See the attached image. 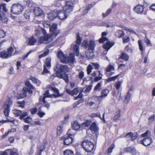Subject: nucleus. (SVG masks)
Instances as JSON below:
<instances>
[{
  "label": "nucleus",
  "mask_w": 155,
  "mask_h": 155,
  "mask_svg": "<svg viewBox=\"0 0 155 155\" xmlns=\"http://www.w3.org/2000/svg\"><path fill=\"white\" fill-rule=\"evenodd\" d=\"M54 70L56 71V75L58 78H61L64 73L69 72V68L67 65L65 64L60 65L57 64L55 66V68Z\"/></svg>",
  "instance_id": "nucleus-1"
},
{
  "label": "nucleus",
  "mask_w": 155,
  "mask_h": 155,
  "mask_svg": "<svg viewBox=\"0 0 155 155\" xmlns=\"http://www.w3.org/2000/svg\"><path fill=\"white\" fill-rule=\"evenodd\" d=\"M12 97H8L2 107L3 109V112L6 117L8 116L11 110L10 107L12 105Z\"/></svg>",
  "instance_id": "nucleus-2"
},
{
  "label": "nucleus",
  "mask_w": 155,
  "mask_h": 155,
  "mask_svg": "<svg viewBox=\"0 0 155 155\" xmlns=\"http://www.w3.org/2000/svg\"><path fill=\"white\" fill-rule=\"evenodd\" d=\"M23 6L18 3H15L12 5L10 9L11 12L15 15L20 14L24 10Z\"/></svg>",
  "instance_id": "nucleus-3"
},
{
  "label": "nucleus",
  "mask_w": 155,
  "mask_h": 155,
  "mask_svg": "<svg viewBox=\"0 0 155 155\" xmlns=\"http://www.w3.org/2000/svg\"><path fill=\"white\" fill-rule=\"evenodd\" d=\"M81 146L87 152H91L94 147V145L91 141L85 140L81 143Z\"/></svg>",
  "instance_id": "nucleus-4"
},
{
  "label": "nucleus",
  "mask_w": 155,
  "mask_h": 155,
  "mask_svg": "<svg viewBox=\"0 0 155 155\" xmlns=\"http://www.w3.org/2000/svg\"><path fill=\"white\" fill-rule=\"evenodd\" d=\"M82 45L86 49L87 48L88 50L91 51H93L94 50L96 45L95 41L91 40L88 41L87 40L84 41Z\"/></svg>",
  "instance_id": "nucleus-5"
},
{
  "label": "nucleus",
  "mask_w": 155,
  "mask_h": 155,
  "mask_svg": "<svg viewBox=\"0 0 155 155\" xmlns=\"http://www.w3.org/2000/svg\"><path fill=\"white\" fill-rule=\"evenodd\" d=\"M76 35V43L77 44L73 46V51L75 55L76 56H78L79 55V45L81 43V38L79 35V33H77Z\"/></svg>",
  "instance_id": "nucleus-6"
},
{
  "label": "nucleus",
  "mask_w": 155,
  "mask_h": 155,
  "mask_svg": "<svg viewBox=\"0 0 155 155\" xmlns=\"http://www.w3.org/2000/svg\"><path fill=\"white\" fill-rule=\"evenodd\" d=\"M51 58H47L44 64L43 70L41 73L42 74L45 75L50 72V71L48 70L51 67Z\"/></svg>",
  "instance_id": "nucleus-7"
},
{
  "label": "nucleus",
  "mask_w": 155,
  "mask_h": 155,
  "mask_svg": "<svg viewBox=\"0 0 155 155\" xmlns=\"http://www.w3.org/2000/svg\"><path fill=\"white\" fill-rule=\"evenodd\" d=\"M60 140L63 141L64 145H68L72 143L74 138L67 135H65L61 137Z\"/></svg>",
  "instance_id": "nucleus-8"
},
{
  "label": "nucleus",
  "mask_w": 155,
  "mask_h": 155,
  "mask_svg": "<svg viewBox=\"0 0 155 155\" xmlns=\"http://www.w3.org/2000/svg\"><path fill=\"white\" fill-rule=\"evenodd\" d=\"M57 25L56 23L53 24L50 28V31L51 34V36L56 37L60 33V31L58 30Z\"/></svg>",
  "instance_id": "nucleus-9"
},
{
  "label": "nucleus",
  "mask_w": 155,
  "mask_h": 155,
  "mask_svg": "<svg viewBox=\"0 0 155 155\" xmlns=\"http://www.w3.org/2000/svg\"><path fill=\"white\" fill-rule=\"evenodd\" d=\"M73 6V3L71 1H66V5L63 8L64 10L66 13H70L72 11Z\"/></svg>",
  "instance_id": "nucleus-10"
},
{
  "label": "nucleus",
  "mask_w": 155,
  "mask_h": 155,
  "mask_svg": "<svg viewBox=\"0 0 155 155\" xmlns=\"http://www.w3.org/2000/svg\"><path fill=\"white\" fill-rule=\"evenodd\" d=\"M51 40V35H47L40 38L39 42L41 43H49Z\"/></svg>",
  "instance_id": "nucleus-11"
},
{
  "label": "nucleus",
  "mask_w": 155,
  "mask_h": 155,
  "mask_svg": "<svg viewBox=\"0 0 155 155\" xmlns=\"http://www.w3.org/2000/svg\"><path fill=\"white\" fill-rule=\"evenodd\" d=\"M91 64H89L87 68V71L88 74H90L92 69H93V66L96 69H98L99 68V65L97 63H91Z\"/></svg>",
  "instance_id": "nucleus-12"
},
{
  "label": "nucleus",
  "mask_w": 155,
  "mask_h": 155,
  "mask_svg": "<svg viewBox=\"0 0 155 155\" xmlns=\"http://www.w3.org/2000/svg\"><path fill=\"white\" fill-rule=\"evenodd\" d=\"M50 89L53 91L54 94H52V97H60L64 95L63 93L60 94L59 93L58 90L55 87H50Z\"/></svg>",
  "instance_id": "nucleus-13"
},
{
  "label": "nucleus",
  "mask_w": 155,
  "mask_h": 155,
  "mask_svg": "<svg viewBox=\"0 0 155 155\" xmlns=\"http://www.w3.org/2000/svg\"><path fill=\"white\" fill-rule=\"evenodd\" d=\"M152 142L153 140L150 137L145 138L140 141L141 144L146 146L150 145Z\"/></svg>",
  "instance_id": "nucleus-14"
},
{
  "label": "nucleus",
  "mask_w": 155,
  "mask_h": 155,
  "mask_svg": "<svg viewBox=\"0 0 155 155\" xmlns=\"http://www.w3.org/2000/svg\"><path fill=\"white\" fill-rule=\"evenodd\" d=\"M58 10H54L49 13L48 17L49 19L52 20L58 17Z\"/></svg>",
  "instance_id": "nucleus-15"
},
{
  "label": "nucleus",
  "mask_w": 155,
  "mask_h": 155,
  "mask_svg": "<svg viewBox=\"0 0 155 155\" xmlns=\"http://www.w3.org/2000/svg\"><path fill=\"white\" fill-rule=\"evenodd\" d=\"M67 13L63 11L58 10V17L61 20H64L67 18Z\"/></svg>",
  "instance_id": "nucleus-16"
},
{
  "label": "nucleus",
  "mask_w": 155,
  "mask_h": 155,
  "mask_svg": "<svg viewBox=\"0 0 155 155\" xmlns=\"http://www.w3.org/2000/svg\"><path fill=\"white\" fill-rule=\"evenodd\" d=\"M22 91V94H21V97L23 98L26 96L28 92L30 94H32V91L31 89L26 87H23Z\"/></svg>",
  "instance_id": "nucleus-17"
},
{
  "label": "nucleus",
  "mask_w": 155,
  "mask_h": 155,
  "mask_svg": "<svg viewBox=\"0 0 155 155\" xmlns=\"http://www.w3.org/2000/svg\"><path fill=\"white\" fill-rule=\"evenodd\" d=\"M134 11L137 13L141 14L143 12V6L140 5H137L134 9Z\"/></svg>",
  "instance_id": "nucleus-18"
},
{
  "label": "nucleus",
  "mask_w": 155,
  "mask_h": 155,
  "mask_svg": "<svg viewBox=\"0 0 155 155\" xmlns=\"http://www.w3.org/2000/svg\"><path fill=\"white\" fill-rule=\"evenodd\" d=\"M8 19L6 17L5 14L0 10V20L2 22L7 23Z\"/></svg>",
  "instance_id": "nucleus-19"
},
{
  "label": "nucleus",
  "mask_w": 155,
  "mask_h": 155,
  "mask_svg": "<svg viewBox=\"0 0 155 155\" xmlns=\"http://www.w3.org/2000/svg\"><path fill=\"white\" fill-rule=\"evenodd\" d=\"M34 14L37 16L41 15L43 14L42 10L40 8L35 7L34 9Z\"/></svg>",
  "instance_id": "nucleus-20"
},
{
  "label": "nucleus",
  "mask_w": 155,
  "mask_h": 155,
  "mask_svg": "<svg viewBox=\"0 0 155 155\" xmlns=\"http://www.w3.org/2000/svg\"><path fill=\"white\" fill-rule=\"evenodd\" d=\"M106 41V43L103 45V48L107 51L114 45V43L110 42L108 40Z\"/></svg>",
  "instance_id": "nucleus-21"
},
{
  "label": "nucleus",
  "mask_w": 155,
  "mask_h": 155,
  "mask_svg": "<svg viewBox=\"0 0 155 155\" xmlns=\"http://www.w3.org/2000/svg\"><path fill=\"white\" fill-rule=\"evenodd\" d=\"M109 92V91L107 89H103L101 91V95L100 97L102 98H105L106 97Z\"/></svg>",
  "instance_id": "nucleus-22"
},
{
  "label": "nucleus",
  "mask_w": 155,
  "mask_h": 155,
  "mask_svg": "<svg viewBox=\"0 0 155 155\" xmlns=\"http://www.w3.org/2000/svg\"><path fill=\"white\" fill-rule=\"evenodd\" d=\"M86 57L89 59H91L94 56V54L93 51H90L89 50L85 52Z\"/></svg>",
  "instance_id": "nucleus-23"
},
{
  "label": "nucleus",
  "mask_w": 155,
  "mask_h": 155,
  "mask_svg": "<svg viewBox=\"0 0 155 155\" xmlns=\"http://www.w3.org/2000/svg\"><path fill=\"white\" fill-rule=\"evenodd\" d=\"M107 35V33L105 32H103L102 33V37L99 39V40L100 43H103L108 40V38H107L104 37V36H106Z\"/></svg>",
  "instance_id": "nucleus-24"
},
{
  "label": "nucleus",
  "mask_w": 155,
  "mask_h": 155,
  "mask_svg": "<svg viewBox=\"0 0 155 155\" xmlns=\"http://www.w3.org/2000/svg\"><path fill=\"white\" fill-rule=\"evenodd\" d=\"M80 126L78 121H75L72 124V127L74 130H77L80 128Z\"/></svg>",
  "instance_id": "nucleus-25"
},
{
  "label": "nucleus",
  "mask_w": 155,
  "mask_h": 155,
  "mask_svg": "<svg viewBox=\"0 0 155 155\" xmlns=\"http://www.w3.org/2000/svg\"><path fill=\"white\" fill-rule=\"evenodd\" d=\"M115 147V145L114 144H112L107 149L106 151L105 154L107 155H111V153L112 152V150Z\"/></svg>",
  "instance_id": "nucleus-26"
},
{
  "label": "nucleus",
  "mask_w": 155,
  "mask_h": 155,
  "mask_svg": "<svg viewBox=\"0 0 155 155\" xmlns=\"http://www.w3.org/2000/svg\"><path fill=\"white\" fill-rule=\"evenodd\" d=\"M120 58L126 61H127L129 60V57L126 52H124L121 54Z\"/></svg>",
  "instance_id": "nucleus-27"
},
{
  "label": "nucleus",
  "mask_w": 155,
  "mask_h": 155,
  "mask_svg": "<svg viewBox=\"0 0 155 155\" xmlns=\"http://www.w3.org/2000/svg\"><path fill=\"white\" fill-rule=\"evenodd\" d=\"M36 41L37 40L33 36H32L29 38L28 44L29 45H34Z\"/></svg>",
  "instance_id": "nucleus-28"
},
{
  "label": "nucleus",
  "mask_w": 155,
  "mask_h": 155,
  "mask_svg": "<svg viewBox=\"0 0 155 155\" xmlns=\"http://www.w3.org/2000/svg\"><path fill=\"white\" fill-rule=\"evenodd\" d=\"M90 129L92 131L96 132L98 130V128L96 124L93 123L91 124L90 127Z\"/></svg>",
  "instance_id": "nucleus-29"
},
{
  "label": "nucleus",
  "mask_w": 155,
  "mask_h": 155,
  "mask_svg": "<svg viewBox=\"0 0 155 155\" xmlns=\"http://www.w3.org/2000/svg\"><path fill=\"white\" fill-rule=\"evenodd\" d=\"M14 48L12 47L9 48L7 49V54L9 58L13 55Z\"/></svg>",
  "instance_id": "nucleus-30"
},
{
  "label": "nucleus",
  "mask_w": 155,
  "mask_h": 155,
  "mask_svg": "<svg viewBox=\"0 0 155 155\" xmlns=\"http://www.w3.org/2000/svg\"><path fill=\"white\" fill-rule=\"evenodd\" d=\"M0 57L3 59L9 58L7 52L5 51H2L0 52Z\"/></svg>",
  "instance_id": "nucleus-31"
},
{
  "label": "nucleus",
  "mask_w": 155,
  "mask_h": 155,
  "mask_svg": "<svg viewBox=\"0 0 155 155\" xmlns=\"http://www.w3.org/2000/svg\"><path fill=\"white\" fill-rule=\"evenodd\" d=\"M60 61L63 63H66L68 62V57H67V55H64L62 57H61L60 59Z\"/></svg>",
  "instance_id": "nucleus-32"
},
{
  "label": "nucleus",
  "mask_w": 155,
  "mask_h": 155,
  "mask_svg": "<svg viewBox=\"0 0 155 155\" xmlns=\"http://www.w3.org/2000/svg\"><path fill=\"white\" fill-rule=\"evenodd\" d=\"M138 44L139 47V49L142 52V54L143 53V52L145 51V48H143V42L141 40H139L138 41Z\"/></svg>",
  "instance_id": "nucleus-33"
},
{
  "label": "nucleus",
  "mask_w": 155,
  "mask_h": 155,
  "mask_svg": "<svg viewBox=\"0 0 155 155\" xmlns=\"http://www.w3.org/2000/svg\"><path fill=\"white\" fill-rule=\"evenodd\" d=\"M102 85V82L101 81L98 83L94 87V91H100L101 89V87Z\"/></svg>",
  "instance_id": "nucleus-34"
},
{
  "label": "nucleus",
  "mask_w": 155,
  "mask_h": 155,
  "mask_svg": "<svg viewBox=\"0 0 155 155\" xmlns=\"http://www.w3.org/2000/svg\"><path fill=\"white\" fill-rule=\"evenodd\" d=\"M135 148L133 147H128L124 149V150L125 152H130L131 153L134 151Z\"/></svg>",
  "instance_id": "nucleus-35"
},
{
  "label": "nucleus",
  "mask_w": 155,
  "mask_h": 155,
  "mask_svg": "<svg viewBox=\"0 0 155 155\" xmlns=\"http://www.w3.org/2000/svg\"><path fill=\"white\" fill-rule=\"evenodd\" d=\"M131 96V94L130 93L129 91H128L126 95V96L124 102L126 103L127 104L130 101V97Z\"/></svg>",
  "instance_id": "nucleus-36"
},
{
  "label": "nucleus",
  "mask_w": 155,
  "mask_h": 155,
  "mask_svg": "<svg viewBox=\"0 0 155 155\" xmlns=\"http://www.w3.org/2000/svg\"><path fill=\"white\" fill-rule=\"evenodd\" d=\"M74 130L69 129L67 132V135L70 137H74L75 134V132H74Z\"/></svg>",
  "instance_id": "nucleus-37"
},
{
  "label": "nucleus",
  "mask_w": 155,
  "mask_h": 155,
  "mask_svg": "<svg viewBox=\"0 0 155 155\" xmlns=\"http://www.w3.org/2000/svg\"><path fill=\"white\" fill-rule=\"evenodd\" d=\"M141 136L142 137H150L151 136V132L148 130L145 133L141 134Z\"/></svg>",
  "instance_id": "nucleus-38"
},
{
  "label": "nucleus",
  "mask_w": 155,
  "mask_h": 155,
  "mask_svg": "<svg viewBox=\"0 0 155 155\" xmlns=\"http://www.w3.org/2000/svg\"><path fill=\"white\" fill-rule=\"evenodd\" d=\"M13 113L16 117L20 116L22 114L21 111L17 110H13Z\"/></svg>",
  "instance_id": "nucleus-39"
},
{
  "label": "nucleus",
  "mask_w": 155,
  "mask_h": 155,
  "mask_svg": "<svg viewBox=\"0 0 155 155\" xmlns=\"http://www.w3.org/2000/svg\"><path fill=\"white\" fill-rule=\"evenodd\" d=\"M114 70V66L111 64L108 65L106 69V71L107 72H110Z\"/></svg>",
  "instance_id": "nucleus-40"
},
{
  "label": "nucleus",
  "mask_w": 155,
  "mask_h": 155,
  "mask_svg": "<svg viewBox=\"0 0 155 155\" xmlns=\"http://www.w3.org/2000/svg\"><path fill=\"white\" fill-rule=\"evenodd\" d=\"M63 131L62 127L60 126H58L57 129V134L58 135L60 136Z\"/></svg>",
  "instance_id": "nucleus-41"
},
{
  "label": "nucleus",
  "mask_w": 155,
  "mask_h": 155,
  "mask_svg": "<svg viewBox=\"0 0 155 155\" xmlns=\"http://www.w3.org/2000/svg\"><path fill=\"white\" fill-rule=\"evenodd\" d=\"M117 33L118 35L120 34V35L117 36L118 38H120L123 37L124 35L125 34L123 31L121 30H118L117 31Z\"/></svg>",
  "instance_id": "nucleus-42"
},
{
  "label": "nucleus",
  "mask_w": 155,
  "mask_h": 155,
  "mask_svg": "<svg viewBox=\"0 0 155 155\" xmlns=\"http://www.w3.org/2000/svg\"><path fill=\"white\" fill-rule=\"evenodd\" d=\"M31 12L29 11H25L24 15V16L26 19H29L30 18Z\"/></svg>",
  "instance_id": "nucleus-43"
},
{
  "label": "nucleus",
  "mask_w": 155,
  "mask_h": 155,
  "mask_svg": "<svg viewBox=\"0 0 155 155\" xmlns=\"http://www.w3.org/2000/svg\"><path fill=\"white\" fill-rule=\"evenodd\" d=\"M118 77V75H117L114 77L109 78L106 80V81L107 82H109L112 81H114Z\"/></svg>",
  "instance_id": "nucleus-44"
},
{
  "label": "nucleus",
  "mask_w": 155,
  "mask_h": 155,
  "mask_svg": "<svg viewBox=\"0 0 155 155\" xmlns=\"http://www.w3.org/2000/svg\"><path fill=\"white\" fill-rule=\"evenodd\" d=\"M25 85L28 87V88H29L31 90V89H34L35 88L30 83L29 81H27L25 83Z\"/></svg>",
  "instance_id": "nucleus-45"
},
{
  "label": "nucleus",
  "mask_w": 155,
  "mask_h": 155,
  "mask_svg": "<svg viewBox=\"0 0 155 155\" xmlns=\"http://www.w3.org/2000/svg\"><path fill=\"white\" fill-rule=\"evenodd\" d=\"M112 11L111 8L108 9L105 13H102L103 16L104 17H106Z\"/></svg>",
  "instance_id": "nucleus-46"
},
{
  "label": "nucleus",
  "mask_w": 155,
  "mask_h": 155,
  "mask_svg": "<svg viewBox=\"0 0 155 155\" xmlns=\"http://www.w3.org/2000/svg\"><path fill=\"white\" fill-rule=\"evenodd\" d=\"M62 78L64 79L66 83H68L69 82L68 76L67 74H65L64 76V75H63V77L62 78Z\"/></svg>",
  "instance_id": "nucleus-47"
},
{
  "label": "nucleus",
  "mask_w": 155,
  "mask_h": 155,
  "mask_svg": "<svg viewBox=\"0 0 155 155\" xmlns=\"http://www.w3.org/2000/svg\"><path fill=\"white\" fill-rule=\"evenodd\" d=\"M48 53L49 50H45L43 54H41L39 56V58H40L42 57H45L46 56L48 55Z\"/></svg>",
  "instance_id": "nucleus-48"
},
{
  "label": "nucleus",
  "mask_w": 155,
  "mask_h": 155,
  "mask_svg": "<svg viewBox=\"0 0 155 155\" xmlns=\"http://www.w3.org/2000/svg\"><path fill=\"white\" fill-rule=\"evenodd\" d=\"M122 84V82L120 81H117L115 83V86L117 90H118L120 87H121Z\"/></svg>",
  "instance_id": "nucleus-49"
},
{
  "label": "nucleus",
  "mask_w": 155,
  "mask_h": 155,
  "mask_svg": "<svg viewBox=\"0 0 155 155\" xmlns=\"http://www.w3.org/2000/svg\"><path fill=\"white\" fill-rule=\"evenodd\" d=\"M64 155H74L73 152L70 150H66L64 152Z\"/></svg>",
  "instance_id": "nucleus-50"
},
{
  "label": "nucleus",
  "mask_w": 155,
  "mask_h": 155,
  "mask_svg": "<svg viewBox=\"0 0 155 155\" xmlns=\"http://www.w3.org/2000/svg\"><path fill=\"white\" fill-rule=\"evenodd\" d=\"M92 7V5L91 4H89L87 6L86 9L83 12V14H85L87 13L88 11Z\"/></svg>",
  "instance_id": "nucleus-51"
},
{
  "label": "nucleus",
  "mask_w": 155,
  "mask_h": 155,
  "mask_svg": "<svg viewBox=\"0 0 155 155\" xmlns=\"http://www.w3.org/2000/svg\"><path fill=\"white\" fill-rule=\"evenodd\" d=\"M1 9L2 8V9L5 12H7L8 11V9L6 7V4L5 3H3L1 4Z\"/></svg>",
  "instance_id": "nucleus-52"
},
{
  "label": "nucleus",
  "mask_w": 155,
  "mask_h": 155,
  "mask_svg": "<svg viewBox=\"0 0 155 155\" xmlns=\"http://www.w3.org/2000/svg\"><path fill=\"white\" fill-rule=\"evenodd\" d=\"M120 117V111H119L117 114L115 115L113 119L115 121L118 120Z\"/></svg>",
  "instance_id": "nucleus-53"
},
{
  "label": "nucleus",
  "mask_w": 155,
  "mask_h": 155,
  "mask_svg": "<svg viewBox=\"0 0 155 155\" xmlns=\"http://www.w3.org/2000/svg\"><path fill=\"white\" fill-rule=\"evenodd\" d=\"M44 95L45 97H50L52 98V94H50L49 92V91L48 90H47L44 93Z\"/></svg>",
  "instance_id": "nucleus-54"
},
{
  "label": "nucleus",
  "mask_w": 155,
  "mask_h": 155,
  "mask_svg": "<svg viewBox=\"0 0 155 155\" xmlns=\"http://www.w3.org/2000/svg\"><path fill=\"white\" fill-rule=\"evenodd\" d=\"M25 103V102L24 100L22 101H19L17 102V104H18V106L22 108H24Z\"/></svg>",
  "instance_id": "nucleus-55"
},
{
  "label": "nucleus",
  "mask_w": 155,
  "mask_h": 155,
  "mask_svg": "<svg viewBox=\"0 0 155 155\" xmlns=\"http://www.w3.org/2000/svg\"><path fill=\"white\" fill-rule=\"evenodd\" d=\"M126 51L129 52H130L132 53L133 52V48L131 47H129V46L127 45L125 48Z\"/></svg>",
  "instance_id": "nucleus-56"
},
{
  "label": "nucleus",
  "mask_w": 155,
  "mask_h": 155,
  "mask_svg": "<svg viewBox=\"0 0 155 155\" xmlns=\"http://www.w3.org/2000/svg\"><path fill=\"white\" fill-rule=\"evenodd\" d=\"M46 146V143L45 142H43L41 144L40 147V150L43 151L45 149Z\"/></svg>",
  "instance_id": "nucleus-57"
},
{
  "label": "nucleus",
  "mask_w": 155,
  "mask_h": 155,
  "mask_svg": "<svg viewBox=\"0 0 155 155\" xmlns=\"http://www.w3.org/2000/svg\"><path fill=\"white\" fill-rule=\"evenodd\" d=\"M23 120L25 123H30L31 122V119L30 117H28L24 118Z\"/></svg>",
  "instance_id": "nucleus-58"
},
{
  "label": "nucleus",
  "mask_w": 155,
  "mask_h": 155,
  "mask_svg": "<svg viewBox=\"0 0 155 155\" xmlns=\"http://www.w3.org/2000/svg\"><path fill=\"white\" fill-rule=\"evenodd\" d=\"M92 85L91 84L90 85H88L86 88L85 90L84 91V92H89L91 90L92 87Z\"/></svg>",
  "instance_id": "nucleus-59"
},
{
  "label": "nucleus",
  "mask_w": 155,
  "mask_h": 155,
  "mask_svg": "<svg viewBox=\"0 0 155 155\" xmlns=\"http://www.w3.org/2000/svg\"><path fill=\"white\" fill-rule=\"evenodd\" d=\"M138 135L137 133H134V134L132 133L131 140L133 141L136 139Z\"/></svg>",
  "instance_id": "nucleus-60"
},
{
  "label": "nucleus",
  "mask_w": 155,
  "mask_h": 155,
  "mask_svg": "<svg viewBox=\"0 0 155 155\" xmlns=\"http://www.w3.org/2000/svg\"><path fill=\"white\" fill-rule=\"evenodd\" d=\"M90 117H98L100 118V114L99 113H93L91 115Z\"/></svg>",
  "instance_id": "nucleus-61"
},
{
  "label": "nucleus",
  "mask_w": 155,
  "mask_h": 155,
  "mask_svg": "<svg viewBox=\"0 0 155 155\" xmlns=\"http://www.w3.org/2000/svg\"><path fill=\"white\" fill-rule=\"evenodd\" d=\"M78 77L81 80L84 76V72L82 71H81L79 72Z\"/></svg>",
  "instance_id": "nucleus-62"
},
{
  "label": "nucleus",
  "mask_w": 155,
  "mask_h": 155,
  "mask_svg": "<svg viewBox=\"0 0 155 155\" xmlns=\"http://www.w3.org/2000/svg\"><path fill=\"white\" fill-rule=\"evenodd\" d=\"M146 39L145 40V43L148 46H152V44L150 40L147 37H146Z\"/></svg>",
  "instance_id": "nucleus-63"
},
{
  "label": "nucleus",
  "mask_w": 155,
  "mask_h": 155,
  "mask_svg": "<svg viewBox=\"0 0 155 155\" xmlns=\"http://www.w3.org/2000/svg\"><path fill=\"white\" fill-rule=\"evenodd\" d=\"M10 150V149H7L4 151L0 152V155H8V151Z\"/></svg>",
  "instance_id": "nucleus-64"
}]
</instances>
